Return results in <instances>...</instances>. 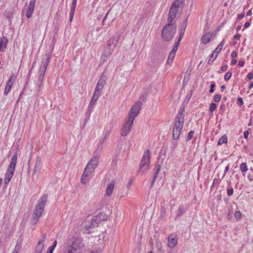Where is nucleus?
<instances>
[{
	"label": "nucleus",
	"instance_id": "obj_1",
	"mask_svg": "<svg viewBox=\"0 0 253 253\" xmlns=\"http://www.w3.org/2000/svg\"><path fill=\"white\" fill-rule=\"evenodd\" d=\"M82 239L77 236H73L68 239L64 253H77V251L81 249Z\"/></svg>",
	"mask_w": 253,
	"mask_h": 253
},
{
	"label": "nucleus",
	"instance_id": "obj_2",
	"mask_svg": "<svg viewBox=\"0 0 253 253\" xmlns=\"http://www.w3.org/2000/svg\"><path fill=\"white\" fill-rule=\"evenodd\" d=\"M120 39L119 35L112 37L107 42V44L106 45L104 50L102 53L101 57V61L104 62L106 60L107 57L109 56L112 53L114 48L117 46L119 40Z\"/></svg>",
	"mask_w": 253,
	"mask_h": 253
},
{
	"label": "nucleus",
	"instance_id": "obj_3",
	"mask_svg": "<svg viewBox=\"0 0 253 253\" xmlns=\"http://www.w3.org/2000/svg\"><path fill=\"white\" fill-rule=\"evenodd\" d=\"M177 25L176 23H168L163 28L162 37L166 41H170L176 32Z\"/></svg>",
	"mask_w": 253,
	"mask_h": 253
},
{
	"label": "nucleus",
	"instance_id": "obj_4",
	"mask_svg": "<svg viewBox=\"0 0 253 253\" xmlns=\"http://www.w3.org/2000/svg\"><path fill=\"white\" fill-rule=\"evenodd\" d=\"M108 218V216L103 213H99V220H98V217H93L90 221L86 222L85 223V232L87 234H90L93 231L91 229H94L95 227L98 226V220H105Z\"/></svg>",
	"mask_w": 253,
	"mask_h": 253
},
{
	"label": "nucleus",
	"instance_id": "obj_5",
	"mask_svg": "<svg viewBox=\"0 0 253 253\" xmlns=\"http://www.w3.org/2000/svg\"><path fill=\"white\" fill-rule=\"evenodd\" d=\"M17 156L16 154L13 155L11 158L10 164L9 165L7 171L5 174L4 183L5 185L7 184L9 182L11 178L13 176L17 162Z\"/></svg>",
	"mask_w": 253,
	"mask_h": 253
},
{
	"label": "nucleus",
	"instance_id": "obj_6",
	"mask_svg": "<svg viewBox=\"0 0 253 253\" xmlns=\"http://www.w3.org/2000/svg\"><path fill=\"white\" fill-rule=\"evenodd\" d=\"M150 159V151L147 150L143 156L142 160L140 163L138 172L139 173H144L149 169Z\"/></svg>",
	"mask_w": 253,
	"mask_h": 253
},
{
	"label": "nucleus",
	"instance_id": "obj_7",
	"mask_svg": "<svg viewBox=\"0 0 253 253\" xmlns=\"http://www.w3.org/2000/svg\"><path fill=\"white\" fill-rule=\"evenodd\" d=\"M50 59V55L49 54L46 53L44 57L42 59L41 66L40 68L39 76L38 81L40 83V84H42V82L44 78V75L46 71L47 67L48 65Z\"/></svg>",
	"mask_w": 253,
	"mask_h": 253
},
{
	"label": "nucleus",
	"instance_id": "obj_8",
	"mask_svg": "<svg viewBox=\"0 0 253 253\" xmlns=\"http://www.w3.org/2000/svg\"><path fill=\"white\" fill-rule=\"evenodd\" d=\"M142 103L141 101H138L136 102L130 109V112L128 118L132 120V121H133L135 117L138 115Z\"/></svg>",
	"mask_w": 253,
	"mask_h": 253
},
{
	"label": "nucleus",
	"instance_id": "obj_9",
	"mask_svg": "<svg viewBox=\"0 0 253 253\" xmlns=\"http://www.w3.org/2000/svg\"><path fill=\"white\" fill-rule=\"evenodd\" d=\"M133 123V121H132V120L128 118V120L124 124L121 130V134L122 136H126L130 131L132 127Z\"/></svg>",
	"mask_w": 253,
	"mask_h": 253
},
{
	"label": "nucleus",
	"instance_id": "obj_10",
	"mask_svg": "<svg viewBox=\"0 0 253 253\" xmlns=\"http://www.w3.org/2000/svg\"><path fill=\"white\" fill-rule=\"evenodd\" d=\"M98 165V157L94 156L87 163L85 169L92 173Z\"/></svg>",
	"mask_w": 253,
	"mask_h": 253
},
{
	"label": "nucleus",
	"instance_id": "obj_11",
	"mask_svg": "<svg viewBox=\"0 0 253 253\" xmlns=\"http://www.w3.org/2000/svg\"><path fill=\"white\" fill-rule=\"evenodd\" d=\"M224 43L225 41L224 40H223L221 43L219 44V45H218V46L213 51V53L211 55L208 61V63L209 64H211V63H212L213 62V61L216 59L218 53L220 52L221 50L222 49Z\"/></svg>",
	"mask_w": 253,
	"mask_h": 253
},
{
	"label": "nucleus",
	"instance_id": "obj_12",
	"mask_svg": "<svg viewBox=\"0 0 253 253\" xmlns=\"http://www.w3.org/2000/svg\"><path fill=\"white\" fill-rule=\"evenodd\" d=\"M45 234L42 235L40 238L39 242L36 245L34 253H41L44 247L43 242L45 241Z\"/></svg>",
	"mask_w": 253,
	"mask_h": 253
},
{
	"label": "nucleus",
	"instance_id": "obj_13",
	"mask_svg": "<svg viewBox=\"0 0 253 253\" xmlns=\"http://www.w3.org/2000/svg\"><path fill=\"white\" fill-rule=\"evenodd\" d=\"M106 84L105 77L103 74L102 76L100 77L96 86L95 89V92L101 93L103 87Z\"/></svg>",
	"mask_w": 253,
	"mask_h": 253
},
{
	"label": "nucleus",
	"instance_id": "obj_14",
	"mask_svg": "<svg viewBox=\"0 0 253 253\" xmlns=\"http://www.w3.org/2000/svg\"><path fill=\"white\" fill-rule=\"evenodd\" d=\"M168 246L170 248H174L177 244V238L176 234H170L168 237Z\"/></svg>",
	"mask_w": 253,
	"mask_h": 253
},
{
	"label": "nucleus",
	"instance_id": "obj_15",
	"mask_svg": "<svg viewBox=\"0 0 253 253\" xmlns=\"http://www.w3.org/2000/svg\"><path fill=\"white\" fill-rule=\"evenodd\" d=\"M100 95V94H99V93H97L95 92H94L93 96H92V97L89 102L88 106V111H87L88 112L86 113V114H88L89 116L90 115V113L93 109V106L96 103V102L97 100Z\"/></svg>",
	"mask_w": 253,
	"mask_h": 253
},
{
	"label": "nucleus",
	"instance_id": "obj_16",
	"mask_svg": "<svg viewBox=\"0 0 253 253\" xmlns=\"http://www.w3.org/2000/svg\"><path fill=\"white\" fill-rule=\"evenodd\" d=\"M178 9L173 7L172 6H170V8L169 10V16L168 18V23H173L172 22L174 19L175 18L177 14L178 13Z\"/></svg>",
	"mask_w": 253,
	"mask_h": 253
},
{
	"label": "nucleus",
	"instance_id": "obj_17",
	"mask_svg": "<svg viewBox=\"0 0 253 253\" xmlns=\"http://www.w3.org/2000/svg\"><path fill=\"white\" fill-rule=\"evenodd\" d=\"M48 195L46 194L42 195L38 200L36 207L44 210L45 204L47 201Z\"/></svg>",
	"mask_w": 253,
	"mask_h": 253
},
{
	"label": "nucleus",
	"instance_id": "obj_18",
	"mask_svg": "<svg viewBox=\"0 0 253 253\" xmlns=\"http://www.w3.org/2000/svg\"><path fill=\"white\" fill-rule=\"evenodd\" d=\"M43 211V210L41 209L36 206L35 207L32 214V218L33 220L34 221V223H36L38 221Z\"/></svg>",
	"mask_w": 253,
	"mask_h": 253
},
{
	"label": "nucleus",
	"instance_id": "obj_19",
	"mask_svg": "<svg viewBox=\"0 0 253 253\" xmlns=\"http://www.w3.org/2000/svg\"><path fill=\"white\" fill-rule=\"evenodd\" d=\"M176 121L174 123L173 127L178 128L179 127H183L184 123V116H182V113L178 114L175 118Z\"/></svg>",
	"mask_w": 253,
	"mask_h": 253
},
{
	"label": "nucleus",
	"instance_id": "obj_20",
	"mask_svg": "<svg viewBox=\"0 0 253 253\" xmlns=\"http://www.w3.org/2000/svg\"><path fill=\"white\" fill-rule=\"evenodd\" d=\"M177 43H174L172 50H171L167 60L168 63H171L174 59L176 52L178 48Z\"/></svg>",
	"mask_w": 253,
	"mask_h": 253
},
{
	"label": "nucleus",
	"instance_id": "obj_21",
	"mask_svg": "<svg viewBox=\"0 0 253 253\" xmlns=\"http://www.w3.org/2000/svg\"><path fill=\"white\" fill-rule=\"evenodd\" d=\"M36 0H30L29 5L28 7L27 12L26 14V17L28 18H30L32 17V14H33V12L34 11V9L35 3H36Z\"/></svg>",
	"mask_w": 253,
	"mask_h": 253
},
{
	"label": "nucleus",
	"instance_id": "obj_22",
	"mask_svg": "<svg viewBox=\"0 0 253 253\" xmlns=\"http://www.w3.org/2000/svg\"><path fill=\"white\" fill-rule=\"evenodd\" d=\"M92 173L84 169L81 179V182L83 184H86L89 181L88 176Z\"/></svg>",
	"mask_w": 253,
	"mask_h": 253
},
{
	"label": "nucleus",
	"instance_id": "obj_23",
	"mask_svg": "<svg viewBox=\"0 0 253 253\" xmlns=\"http://www.w3.org/2000/svg\"><path fill=\"white\" fill-rule=\"evenodd\" d=\"M8 42L7 39L5 37H2L0 40V52L4 51L6 48Z\"/></svg>",
	"mask_w": 253,
	"mask_h": 253
},
{
	"label": "nucleus",
	"instance_id": "obj_24",
	"mask_svg": "<svg viewBox=\"0 0 253 253\" xmlns=\"http://www.w3.org/2000/svg\"><path fill=\"white\" fill-rule=\"evenodd\" d=\"M77 0H73L70 11V22L72 21L73 18L75 10L76 8Z\"/></svg>",
	"mask_w": 253,
	"mask_h": 253
},
{
	"label": "nucleus",
	"instance_id": "obj_25",
	"mask_svg": "<svg viewBox=\"0 0 253 253\" xmlns=\"http://www.w3.org/2000/svg\"><path fill=\"white\" fill-rule=\"evenodd\" d=\"M182 128L183 127H179L178 128H176V127L173 128L172 137L174 139L176 140L179 138Z\"/></svg>",
	"mask_w": 253,
	"mask_h": 253
},
{
	"label": "nucleus",
	"instance_id": "obj_26",
	"mask_svg": "<svg viewBox=\"0 0 253 253\" xmlns=\"http://www.w3.org/2000/svg\"><path fill=\"white\" fill-rule=\"evenodd\" d=\"M212 34L211 33H206L201 38V41L203 44H207L210 41V39L212 37Z\"/></svg>",
	"mask_w": 253,
	"mask_h": 253
},
{
	"label": "nucleus",
	"instance_id": "obj_27",
	"mask_svg": "<svg viewBox=\"0 0 253 253\" xmlns=\"http://www.w3.org/2000/svg\"><path fill=\"white\" fill-rule=\"evenodd\" d=\"M187 209V207L183 205H180L179 206L178 209L177 211L176 217H179L182 215V214L186 212Z\"/></svg>",
	"mask_w": 253,
	"mask_h": 253
},
{
	"label": "nucleus",
	"instance_id": "obj_28",
	"mask_svg": "<svg viewBox=\"0 0 253 253\" xmlns=\"http://www.w3.org/2000/svg\"><path fill=\"white\" fill-rule=\"evenodd\" d=\"M115 182L112 181L107 186L106 189V195L108 196H110L112 194L113 189L114 188Z\"/></svg>",
	"mask_w": 253,
	"mask_h": 253
},
{
	"label": "nucleus",
	"instance_id": "obj_29",
	"mask_svg": "<svg viewBox=\"0 0 253 253\" xmlns=\"http://www.w3.org/2000/svg\"><path fill=\"white\" fill-rule=\"evenodd\" d=\"M184 1L185 0H174L171 6L179 10L180 6L184 4Z\"/></svg>",
	"mask_w": 253,
	"mask_h": 253
},
{
	"label": "nucleus",
	"instance_id": "obj_30",
	"mask_svg": "<svg viewBox=\"0 0 253 253\" xmlns=\"http://www.w3.org/2000/svg\"><path fill=\"white\" fill-rule=\"evenodd\" d=\"M13 10L11 8L8 9L6 10L4 13V16L9 21H11V19L13 17Z\"/></svg>",
	"mask_w": 253,
	"mask_h": 253
},
{
	"label": "nucleus",
	"instance_id": "obj_31",
	"mask_svg": "<svg viewBox=\"0 0 253 253\" xmlns=\"http://www.w3.org/2000/svg\"><path fill=\"white\" fill-rule=\"evenodd\" d=\"M22 242L23 239L20 238L18 240L17 243L16 244L12 253H18L19 251L21 248Z\"/></svg>",
	"mask_w": 253,
	"mask_h": 253
},
{
	"label": "nucleus",
	"instance_id": "obj_32",
	"mask_svg": "<svg viewBox=\"0 0 253 253\" xmlns=\"http://www.w3.org/2000/svg\"><path fill=\"white\" fill-rule=\"evenodd\" d=\"M185 26L184 27V28L183 29H182L180 30V34H179V38L178 39V41L175 43H177V45L179 46V44H180V42L181 41V39L184 35V32H185Z\"/></svg>",
	"mask_w": 253,
	"mask_h": 253
},
{
	"label": "nucleus",
	"instance_id": "obj_33",
	"mask_svg": "<svg viewBox=\"0 0 253 253\" xmlns=\"http://www.w3.org/2000/svg\"><path fill=\"white\" fill-rule=\"evenodd\" d=\"M12 84H13L7 81L6 86L5 87V89H4V94L5 95L9 93V92L10 91V90L11 89Z\"/></svg>",
	"mask_w": 253,
	"mask_h": 253
},
{
	"label": "nucleus",
	"instance_id": "obj_34",
	"mask_svg": "<svg viewBox=\"0 0 253 253\" xmlns=\"http://www.w3.org/2000/svg\"><path fill=\"white\" fill-rule=\"evenodd\" d=\"M156 247L159 252H164L162 249V243L160 241L157 240L156 241Z\"/></svg>",
	"mask_w": 253,
	"mask_h": 253
},
{
	"label": "nucleus",
	"instance_id": "obj_35",
	"mask_svg": "<svg viewBox=\"0 0 253 253\" xmlns=\"http://www.w3.org/2000/svg\"><path fill=\"white\" fill-rule=\"evenodd\" d=\"M227 141V137L225 135H223L218 140V145H221L224 143H226Z\"/></svg>",
	"mask_w": 253,
	"mask_h": 253
},
{
	"label": "nucleus",
	"instance_id": "obj_36",
	"mask_svg": "<svg viewBox=\"0 0 253 253\" xmlns=\"http://www.w3.org/2000/svg\"><path fill=\"white\" fill-rule=\"evenodd\" d=\"M166 209L164 206H162L161 211H160V216L161 218H164L166 217Z\"/></svg>",
	"mask_w": 253,
	"mask_h": 253
},
{
	"label": "nucleus",
	"instance_id": "obj_37",
	"mask_svg": "<svg viewBox=\"0 0 253 253\" xmlns=\"http://www.w3.org/2000/svg\"><path fill=\"white\" fill-rule=\"evenodd\" d=\"M240 169L242 172H246L248 170V167L246 163H243L240 166Z\"/></svg>",
	"mask_w": 253,
	"mask_h": 253
},
{
	"label": "nucleus",
	"instance_id": "obj_38",
	"mask_svg": "<svg viewBox=\"0 0 253 253\" xmlns=\"http://www.w3.org/2000/svg\"><path fill=\"white\" fill-rule=\"evenodd\" d=\"M16 79V75L12 73L9 80H8V82H10V83H11L13 84V83L15 82Z\"/></svg>",
	"mask_w": 253,
	"mask_h": 253
},
{
	"label": "nucleus",
	"instance_id": "obj_39",
	"mask_svg": "<svg viewBox=\"0 0 253 253\" xmlns=\"http://www.w3.org/2000/svg\"><path fill=\"white\" fill-rule=\"evenodd\" d=\"M231 76L232 73L229 71L227 72L224 75V79L226 81H228L231 78Z\"/></svg>",
	"mask_w": 253,
	"mask_h": 253
},
{
	"label": "nucleus",
	"instance_id": "obj_40",
	"mask_svg": "<svg viewBox=\"0 0 253 253\" xmlns=\"http://www.w3.org/2000/svg\"><path fill=\"white\" fill-rule=\"evenodd\" d=\"M111 14H112V13H111V10L109 9L108 10V11L107 12L106 15L105 16V17H104V18L103 19V21H102V23H103V25L105 24V21L107 20V18L110 16V15Z\"/></svg>",
	"mask_w": 253,
	"mask_h": 253
},
{
	"label": "nucleus",
	"instance_id": "obj_41",
	"mask_svg": "<svg viewBox=\"0 0 253 253\" xmlns=\"http://www.w3.org/2000/svg\"><path fill=\"white\" fill-rule=\"evenodd\" d=\"M194 134V131L193 130L190 131L189 132L188 135L186 138V141L190 140L193 137Z\"/></svg>",
	"mask_w": 253,
	"mask_h": 253
},
{
	"label": "nucleus",
	"instance_id": "obj_42",
	"mask_svg": "<svg viewBox=\"0 0 253 253\" xmlns=\"http://www.w3.org/2000/svg\"><path fill=\"white\" fill-rule=\"evenodd\" d=\"M234 216L236 218L241 219L242 217V214L240 211H236L235 212Z\"/></svg>",
	"mask_w": 253,
	"mask_h": 253
},
{
	"label": "nucleus",
	"instance_id": "obj_43",
	"mask_svg": "<svg viewBox=\"0 0 253 253\" xmlns=\"http://www.w3.org/2000/svg\"><path fill=\"white\" fill-rule=\"evenodd\" d=\"M227 195L228 196H231L233 195V189L232 187L228 188L227 189Z\"/></svg>",
	"mask_w": 253,
	"mask_h": 253
},
{
	"label": "nucleus",
	"instance_id": "obj_44",
	"mask_svg": "<svg viewBox=\"0 0 253 253\" xmlns=\"http://www.w3.org/2000/svg\"><path fill=\"white\" fill-rule=\"evenodd\" d=\"M216 107V105L214 103H211L210 104V110L211 112H212L213 111H214Z\"/></svg>",
	"mask_w": 253,
	"mask_h": 253
},
{
	"label": "nucleus",
	"instance_id": "obj_45",
	"mask_svg": "<svg viewBox=\"0 0 253 253\" xmlns=\"http://www.w3.org/2000/svg\"><path fill=\"white\" fill-rule=\"evenodd\" d=\"M162 163H163L162 162H161V164H159V162H157V165L156 166V169H155V170L160 172V169H161V167H162Z\"/></svg>",
	"mask_w": 253,
	"mask_h": 253
},
{
	"label": "nucleus",
	"instance_id": "obj_46",
	"mask_svg": "<svg viewBox=\"0 0 253 253\" xmlns=\"http://www.w3.org/2000/svg\"><path fill=\"white\" fill-rule=\"evenodd\" d=\"M220 99H221V97L218 94H216L214 97V101L215 102H218L220 101Z\"/></svg>",
	"mask_w": 253,
	"mask_h": 253
},
{
	"label": "nucleus",
	"instance_id": "obj_47",
	"mask_svg": "<svg viewBox=\"0 0 253 253\" xmlns=\"http://www.w3.org/2000/svg\"><path fill=\"white\" fill-rule=\"evenodd\" d=\"M237 103L239 105H242L243 104V100L241 97H239L237 99Z\"/></svg>",
	"mask_w": 253,
	"mask_h": 253
},
{
	"label": "nucleus",
	"instance_id": "obj_48",
	"mask_svg": "<svg viewBox=\"0 0 253 253\" xmlns=\"http://www.w3.org/2000/svg\"><path fill=\"white\" fill-rule=\"evenodd\" d=\"M215 86V84L214 83H213V84H212L211 85V88H210V93H213L214 91V87Z\"/></svg>",
	"mask_w": 253,
	"mask_h": 253
},
{
	"label": "nucleus",
	"instance_id": "obj_49",
	"mask_svg": "<svg viewBox=\"0 0 253 253\" xmlns=\"http://www.w3.org/2000/svg\"><path fill=\"white\" fill-rule=\"evenodd\" d=\"M227 69H228L227 65H223L221 68V71H223V72L226 71L227 70Z\"/></svg>",
	"mask_w": 253,
	"mask_h": 253
},
{
	"label": "nucleus",
	"instance_id": "obj_50",
	"mask_svg": "<svg viewBox=\"0 0 253 253\" xmlns=\"http://www.w3.org/2000/svg\"><path fill=\"white\" fill-rule=\"evenodd\" d=\"M54 249L53 247H49L46 253H52L53 252Z\"/></svg>",
	"mask_w": 253,
	"mask_h": 253
},
{
	"label": "nucleus",
	"instance_id": "obj_51",
	"mask_svg": "<svg viewBox=\"0 0 253 253\" xmlns=\"http://www.w3.org/2000/svg\"><path fill=\"white\" fill-rule=\"evenodd\" d=\"M247 78L249 80H252L253 78V74L252 73H249L248 74Z\"/></svg>",
	"mask_w": 253,
	"mask_h": 253
},
{
	"label": "nucleus",
	"instance_id": "obj_52",
	"mask_svg": "<svg viewBox=\"0 0 253 253\" xmlns=\"http://www.w3.org/2000/svg\"><path fill=\"white\" fill-rule=\"evenodd\" d=\"M249 134L248 131H245L244 133V137L245 139H247Z\"/></svg>",
	"mask_w": 253,
	"mask_h": 253
},
{
	"label": "nucleus",
	"instance_id": "obj_53",
	"mask_svg": "<svg viewBox=\"0 0 253 253\" xmlns=\"http://www.w3.org/2000/svg\"><path fill=\"white\" fill-rule=\"evenodd\" d=\"M29 82V79H27V80L26 81V83L25 84L23 88V91H24L27 85L28 84Z\"/></svg>",
	"mask_w": 253,
	"mask_h": 253
},
{
	"label": "nucleus",
	"instance_id": "obj_54",
	"mask_svg": "<svg viewBox=\"0 0 253 253\" xmlns=\"http://www.w3.org/2000/svg\"><path fill=\"white\" fill-rule=\"evenodd\" d=\"M240 37H241V35L239 34H236L234 36V39L237 40H239L240 39Z\"/></svg>",
	"mask_w": 253,
	"mask_h": 253
},
{
	"label": "nucleus",
	"instance_id": "obj_55",
	"mask_svg": "<svg viewBox=\"0 0 253 253\" xmlns=\"http://www.w3.org/2000/svg\"><path fill=\"white\" fill-rule=\"evenodd\" d=\"M245 15V13H241L240 14H238L237 16V18L239 20L242 19Z\"/></svg>",
	"mask_w": 253,
	"mask_h": 253
},
{
	"label": "nucleus",
	"instance_id": "obj_56",
	"mask_svg": "<svg viewBox=\"0 0 253 253\" xmlns=\"http://www.w3.org/2000/svg\"><path fill=\"white\" fill-rule=\"evenodd\" d=\"M229 165H228L225 169V170H224V174L223 175V176L222 177V178H223V177L225 176V174L229 170Z\"/></svg>",
	"mask_w": 253,
	"mask_h": 253
},
{
	"label": "nucleus",
	"instance_id": "obj_57",
	"mask_svg": "<svg viewBox=\"0 0 253 253\" xmlns=\"http://www.w3.org/2000/svg\"><path fill=\"white\" fill-rule=\"evenodd\" d=\"M231 56L232 57H236L237 56V53L235 51H233L232 52Z\"/></svg>",
	"mask_w": 253,
	"mask_h": 253
},
{
	"label": "nucleus",
	"instance_id": "obj_58",
	"mask_svg": "<svg viewBox=\"0 0 253 253\" xmlns=\"http://www.w3.org/2000/svg\"><path fill=\"white\" fill-rule=\"evenodd\" d=\"M245 62L243 61H239L238 62V65L240 67H243L244 65Z\"/></svg>",
	"mask_w": 253,
	"mask_h": 253
},
{
	"label": "nucleus",
	"instance_id": "obj_59",
	"mask_svg": "<svg viewBox=\"0 0 253 253\" xmlns=\"http://www.w3.org/2000/svg\"><path fill=\"white\" fill-rule=\"evenodd\" d=\"M250 25H251L250 23L247 22L245 23V24H244V27L245 28H248L250 26Z\"/></svg>",
	"mask_w": 253,
	"mask_h": 253
},
{
	"label": "nucleus",
	"instance_id": "obj_60",
	"mask_svg": "<svg viewBox=\"0 0 253 253\" xmlns=\"http://www.w3.org/2000/svg\"><path fill=\"white\" fill-rule=\"evenodd\" d=\"M236 63H237V60L235 59H233L231 60V64L232 65H234L236 64Z\"/></svg>",
	"mask_w": 253,
	"mask_h": 253
},
{
	"label": "nucleus",
	"instance_id": "obj_61",
	"mask_svg": "<svg viewBox=\"0 0 253 253\" xmlns=\"http://www.w3.org/2000/svg\"><path fill=\"white\" fill-rule=\"evenodd\" d=\"M57 245V241L56 240H55L52 244V245L51 246H50V247H53V249H54L56 246Z\"/></svg>",
	"mask_w": 253,
	"mask_h": 253
},
{
	"label": "nucleus",
	"instance_id": "obj_62",
	"mask_svg": "<svg viewBox=\"0 0 253 253\" xmlns=\"http://www.w3.org/2000/svg\"><path fill=\"white\" fill-rule=\"evenodd\" d=\"M157 178V177H155V176L153 175V179H152V180L151 181V185L154 184V183H155V180H156Z\"/></svg>",
	"mask_w": 253,
	"mask_h": 253
},
{
	"label": "nucleus",
	"instance_id": "obj_63",
	"mask_svg": "<svg viewBox=\"0 0 253 253\" xmlns=\"http://www.w3.org/2000/svg\"><path fill=\"white\" fill-rule=\"evenodd\" d=\"M157 178V177H155V176L153 175V179H152V180L151 181V185L154 184V183H155V180H156Z\"/></svg>",
	"mask_w": 253,
	"mask_h": 253
},
{
	"label": "nucleus",
	"instance_id": "obj_64",
	"mask_svg": "<svg viewBox=\"0 0 253 253\" xmlns=\"http://www.w3.org/2000/svg\"><path fill=\"white\" fill-rule=\"evenodd\" d=\"M253 87V82H251L250 85H249V89H251Z\"/></svg>",
	"mask_w": 253,
	"mask_h": 253
}]
</instances>
